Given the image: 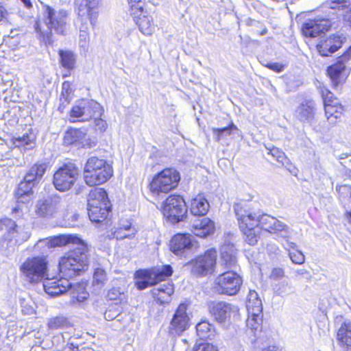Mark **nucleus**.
I'll use <instances>...</instances> for the list:
<instances>
[{
    "label": "nucleus",
    "instance_id": "obj_1",
    "mask_svg": "<svg viewBox=\"0 0 351 351\" xmlns=\"http://www.w3.org/2000/svg\"><path fill=\"white\" fill-rule=\"evenodd\" d=\"M76 246L67 252L59 261L60 273L65 277L72 278L79 276L87 269L88 266L87 247L86 244L78 238L75 242L69 244Z\"/></svg>",
    "mask_w": 351,
    "mask_h": 351
},
{
    "label": "nucleus",
    "instance_id": "obj_2",
    "mask_svg": "<svg viewBox=\"0 0 351 351\" xmlns=\"http://www.w3.org/2000/svg\"><path fill=\"white\" fill-rule=\"evenodd\" d=\"M68 277L63 276L59 280L44 279L43 287L45 291L51 297H56L69 291L71 294L70 304L81 306L88 299L89 293L86 291L84 283L72 285Z\"/></svg>",
    "mask_w": 351,
    "mask_h": 351
},
{
    "label": "nucleus",
    "instance_id": "obj_3",
    "mask_svg": "<svg viewBox=\"0 0 351 351\" xmlns=\"http://www.w3.org/2000/svg\"><path fill=\"white\" fill-rule=\"evenodd\" d=\"M43 15L45 18L47 29H43L40 25L36 23V31L43 37V40L45 43H51L53 30L58 34H64L69 14L66 10H56L49 5H45Z\"/></svg>",
    "mask_w": 351,
    "mask_h": 351
},
{
    "label": "nucleus",
    "instance_id": "obj_4",
    "mask_svg": "<svg viewBox=\"0 0 351 351\" xmlns=\"http://www.w3.org/2000/svg\"><path fill=\"white\" fill-rule=\"evenodd\" d=\"M112 174V167L107 160L97 156L88 158L84 165V180L90 186L105 183Z\"/></svg>",
    "mask_w": 351,
    "mask_h": 351
},
{
    "label": "nucleus",
    "instance_id": "obj_5",
    "mask_svg": "<svg viewBox=\"0 0 351 351\" xmlns=\"http://www.w3.org/2000/svg\"><path fill=\"white\" fill-rule=\"evenodd\" d=\"M87 210L90 220L101 223L107 219L111 204L106 191L101 188L92 189L88 196Z\"/></svg>",
    "mask_w": 351,
    "mask_h": 351
},
{
    "label": "nucleus",
    "instance_id": "obj_6",
    "mask_svg": "<svg viewBox=\"0 0 351 351\" xmlns=\"http://www.w3.org/2000/svg\"><path fill=\"white\" fill-rule=\"evenodd\" d=\"M248 317L246 325L257 339L260 338L259 333L262 332L263 304L261 300L255 291H250L246 302Z\"/></svg>",
    "mask_w": 351,
    "mask_h": 351
},
{
    "label": "nucleus",
    "instance_id": "obj_7",
    "mask_svg": "<svg viewBox=\"0 0 351 351\" xmlns=\"http://www.w3.org/2000/svg\"><path fill=\"white\" fill-rule=\"evenodd\" d=\"M180 180V173L176 169H165L153 178L149 184L150 191L157 197L167 194L178 186Z\"/></svg>",
    "mask_w": 351,
    "mask_h": 351
},
{
    "label": "nucleus",
    "instance_id": "obj_8",
    "mask_svg": "<svg viewBox=\"0 0 351 351\" xmlns=\"http://www.w3.org/2000/svg\"><path fill=\"white\" fill-rule=\"evenodd\" d=\"M172 273V267L169 265L152 269H139L134 275L135 285L138 289L143 290L165 280L166 278L171 276Z\"/></svg>",
    "mask_w": 351,
    "mask_h": 351
},
{
    "label": "nucleus",
    "instance_id": "obj_9",
    "mask_svg": "<svg viewBox=\"0 0 351 351\" xmlns=\"http://www.w3.org/2000/svg\"><path fill=\"white\" fill-rule=\"evenodd\" d=\"M243 205L245 208V213L247 215V218H244L245 221H248V224L250 226H256L268 232L281 231L287 227L284 223L269 215L260 214L259 212L255 213L249 210V206L245 202Z\"/></svg>",
    "mask_w": 351,
    "mask_h": 351
},
{
    "label": "nucleus",
    "instance_id": "obj_10",
    "mask_svg": "<svg viewBox=\"0 0 351 351\" xmlns=\"http://www.w3.org/2000/svg\"><path fill=\"white\" fill-rule=\"evenodd\" d=\"M80 169L73 162L64 164L53 175V183L55 188L60 191L71 189L80 176Z\"/></svg>",
    "mask_w": 351,
    "mask_h": 351
},
{
    "label": "nucleus",
    "instance_id": "obj_11",
    "mask_svg": "<svg viewBox=\"0 0 351 351\" xmlns=\"http://www.w3.org/2000/svg\"><path fill=\"white\" fill-rule=\"evenodd\" d=\"M242 282L241 277L237 272L228 270L215 278L213 289L219 294L234 295L239 291Z\"/></svg>",
    "mask_w": 351,
    "mask_h": 351
},
{
    "label": "nucleus",
    "instance_id": "obj_12",
    "mask_svg": "<svg viewBox=\"0 0 351 351\" xmlns=\"http://www.w3.org/2000/svg\"><path fill=\"white\" fill-rule=\"evenodd\" d=\"M99 0H75V11L82 21L80 32H88V21L93 27L95 26L99 14Z\"/></svg>",
    "mask_w": 351,
    "mask_h": 351
},
{
    "label": "nucleus",
    "instance_id": "obj_13",
    "mask_svg": "<svg viewBox=\"0 0 351 351\" xmlns=\"http://www.w3.org/2000/svg\"><path fill=\"white\" fill-rule=\"evenodd\" d=\"M20 269L30 282L42 281L47 276V263L44 257L28 258Z\"/></svg>",
    "mask_w": 351,
    "mask_h": 351
},
{
    "label": "nucleus",
    "instance_id": "obj_14",
    "mask_svg": "<svg viewBox=\"0 0 351 351\" xmlns=\"http://www.w3.org/2000/svg\"><path fill=\"white\" fill-rule=\"evenodd\" d=\"M162 213L164 216L173 223L182 221L187 213L184 199L180 195H170L163 204Z\"/></svg>",
    "mask_w": 351,
    "mask_h": 351
},
{
    "label": "nucleus",
    "instance_id": "obj_15",
    "mask_svg": "<svg viewBox=\"0 0 351 351\" xmlns=\"http://www.w3.org/2000/svg\"><path fill=\"white\" fill-rule=\"evenodd\" d=\"M351 67L346 56H341L337 58L336 62L328 66L326 72L330 77L332 86L334 88H338L349 75Z\"/></svg>",
    "mask_w": 351,
    "mask_h": 351
},
{
    "label": "nucleus",
    "instance_id": "obj_16",
    "mask_svg": "<svg viewBox=\"0 0 351 351\" xmlns=\"http://www.w3.org/2000/svg\"><path fill=\"white\" fill-rule=\"evenodd\" d=\"M102 113L101 105L93 99H82L74 106L70 112L71 117L82 118V121H89L95 117H100Z\"/></svg>",
    "mask_w": 351,
    "mask_h": 351
},
{
    "label": "nucleus",
    "instance_id": "obj_17",
    "mask_svg": "<svg viewBox=\"0 0 351 351\" xmlns=\"http://www.w3.org/2000/svg\"><path fill=\"white\" fill-rule=\"evenodd\" d=\"M234 213L239 221L241 230L245 235V241L250 245H255L259 238L258 234L255 230L256 226H250L248 221H245V219L247 216L245 213V208L243 203H237L234 205Z\"/></svg>",
    "mask_w": 351,
    "mask_h": 351
},
{
    "label": "nucleus",
    "instance_id": "obj_18",
    "mask_svg": "<svg viewBox=\"0 0 351 351\" xmlns=\"http://www.w3.org/2000/svg\"><path fill=\"white\" fill-rule=\"evenodd\" d=\"M209 313L214 320L219 324L229 322L233 313L238 311L237 306L223 301L210 302L208 304Z\"/></svg>",
    "mask_w": 351,
    "mask_h": 351
},
{
    "label": "nucleus",
    "instance_id": "obj_19",
    "mask_svg": "<svg viewBox=\"0 0 351 351\" xmlns=\"http://www.w3.org/2000/svg\"><path fill=\"white\" fill-rule=\"evenodd\" d=\"M187 305L180 304L176 309L169 326V331L172 335H180L189 327V317L186 313Z\"/></svg>",
    "mask_w": 351,
    "mask_h": 351
},
{
    "label": "nucleus",
    "instance_id": "obj_20",
    "mask_svg": "<svg viewBox=\"0 0 351 351\" xmlns=\"http://www.w3.org/2000/svg\"><path fill=\"white\" fill-rule=\"evenodd\" d=\"M217 254L216 250L213 248L206 250L203 255L197 258L193 271L202 276L211 273L216 264Z\"/></svg>",
    "mask_w": 351,
    "mask_h": 351
},
{
    "label": "nucleus",
    "instance_id": "obj_21",
    "mask_svg": "<svg viewBox=\"0 0 351 351\" xmlns=\"http://www.w3.org/2000/svg\"><path fill=\"white\" fill-rule=\"evenodd\" d=\"M60 200V197L57 195L48 196L38 200L36 205V214L40 217H53L59 210Z\"/></svg>",
    "mask_w": 351,
    "mask_h": 351
},
{
    "label": "nucleus",
    "instance_id": "obj_22",
    "mask_svg": "<svg viewBox=\"0 0 351 351\" xmlns=\"http://www.w3.org/2000/svg\"><path fill=\"white\" fill-rule=\"evenodd\" d=\"M189 228L195 236L202 238L213 234L215 230V223L205 216L193 217Z\"/></svg>",
    "mask_w": 351,
    "mask_h": 351
},
{
    "label": "nucleus",
    "instance_id": "obj_23",
    "mask_svg": "<svg viewBox=\"0 0 351 351\" xmlns=\"http://www.w3.org/2000/svg\"><path fill=\"white\" fill-rule=\"evenodd\" d=\"M316 104L313 99H306L296 108L295 116L303 123L311 125L315 119Z\"/></svg>",
    "mask_w": 351,
    "mask_h": 351
},
{
    "label": "nucleus",
    "instance_id": "obj_24",
    "mask_svg": "<svg viewBox=\"0 0 351 351\" xmlns=\"http://www.w3.org/2000/svg\"><path fill=\"white\" fill-rule=\"evenodd\" d=\"M192 236L189 234H177L171 240L170 250L177 256H182L192 248Z\"/></svg>",
    "mask_w": 351,
    "mask_h": 351
},
{
    "label": "nucleus",
    "instance_id": "obj_25",
    "mask_svg": "<svg viewBox=\"0 0 351 351\" xmlns=\"http://www.w3.org/2000/svg\"><path fill=\"white\" fill-rule=\"evenodd\" d=\"M330 26L331 23L328 19L311 20L303 25L302 32L306 36L314 38L328 31Z\"/></svg>",
    "mask_w": 351,
    "mask_h": 351
},
{
    "label": "nucleus",
    "instance_id": "obj_26",
    "mask_svg": "<svg viewBox=\"0 0 351 351\" xmlns=\"http://www.w3.org/2000/svg\"><path fill=\"white\" fill-rule=\"evenodd\" d=\"M237 250L230 241H225L221 247V265L230 270L237 266Z\"/></svg>",
    "mask_w": 351,
    "mask_h": 351
},
{
    "label": "nucleus",
    "instance_id": "obj_27",
    "mask_svg": "<svg viewBox=\"0 0 351 351\" xmlns=\"http://www.w3.org/2000/svg\"><path fill=\"white\" fill-rule=\"evenodd\" d=\"M78 237L73 235H60L52 239H44L39 240L34 247L36 249L44 248L43 252H45L46 249L49 250L51 247L57 246H63L68 245L70 242L77 241Z\"/></svg>",
    "mask_w": 351,
    "mask_h": 351
},
{
    "label": "nucleus",
    "instance_id": "obj_28",
    "mask_svg": "<svg viewBox=\"0 0 351 351\" xmlns=\"http://www.w3.org/2000/svg\"><path fill=\"white\" fill-rule=\"evenodd\" d=\"M342 44L343 39L341 36L332 35L326 39L321 40L317 45V49L322 56H329L340 49Z\"/></svg>",
    "mask_w": 351,
    "mask_h": 351
},
{
    "label": "nucleus",
    "instance_id": "obj_29",
    "mask_svg": "<svg viewBox=\"0 0 351 351\" xmlns=\"http://www.w3.org/2000/svg\"><path fill=\"white\" fill-rule=\"evenodd\" d=\"M47 168L46 162H38L34 165L25 174L23 180L29 184L36 186L41 180Z\"/></svg>",
    "mask_w": 351,
    "mask_h": 351
},
{
    "label": "nucleus",
    "instance_id": "obj_30",
    "mask_svg": "<svg viewBox=\"0 0 351 351\" xmlns=\"http://www.w3.org/2000/svg\"><path fill=\"white\" fill-rule=\"evenodd\" d=\"M173 293V285L169 282L160 285L152 290L154 298L160 304L169 303L171 300V296Z\"/></svg>",
    "mask_w": 351,
    "mask_h": 351
},
{
    "label": "nucleus",
    "instance_id": "obj_31",
    "mask_svg": "<svg viewBox=\"0 0 351 351\" xmlns=\"http://www.w3.org/2000/svg\"><path fill=\"white\" fill-rule=\"evenodd\" d=\"M337 340L343 351H351V322H344L337 332Z\"/></svg>",
    "mask_w": 351,
    "mask_h": 351
},
{
    "label": "nucleus",
    "instance_id": "obj_32",
    "mask_svg": "<svg viewBox=\"0 0 351 351\" xmlns=\"http://www.w3.org/2000/svg\"><path fill=\"white\" fill-rule=\"evenodd\" d=\"M86 135V133L82 129H69L64 134L63 143L66 146L73 145L80 148Z\"/></svg>",
    "mask_w": 351,
    "mask_h": 351
},
{
    "label": "nucleus",
    "instance_id": "obj_33",
    "mask_svg": "<svg viewBox=\"0 0 351 351\" xmlns=\"http://www.w3.org/2000/svg\"><path fill=\"white\" fill-rule=\"evenodd\" d=\"M210 208V205L207 199L198 195L191 200L190 211L193 217L205 216Z\"/></svg>",
    "mask_w": 351,
    "mask_h": 351
},
{
    "label": "nucleus",
    "instance_id": "obj_34",
    "mask_svg": "<svg viewBox=\"0 0 351 351\" xmlns=\"http://www.w3.org/2000/svg\"><path fill=\"white\" fill-rule=\"evenodd\" d=\"M135 22L138 25L139 30L146 36L152 35L155 31L156 25L154 23L153 19L151 16L144 14L143 13H138L134 17Z\"/></svg>",
    "mask_w": 351,
    "mask_h": 351
},
{
    "label": "nucleus",
    "instance_id": "obj_35",
    "mask_svg": "<svg viewBox=\"0 0 351 351\" xmlns=\"http://www.w3.org/2000/svg\"><path fill=\"white\" fill-rule=\"evenodd\" d=\"M34 187L35 186H32V184H29L25 180L21 182L16 192V197L17 199V202L23 204L29 202L33 196Z\"/></svg>",
    "mask_w": 351,
    "mask_h": 351
},
{
    "label": "nucleus",
    "instance_id": "obj_36",
    "mask_svg": "<svg viewBox=\"0 0 351 351\" xmlns=\"http://www.w3.org/2000/svg\"><path fill=\"white\" fill-rule=\"evenodd\" d=\"M127 292L125 288L120 286H112L108 291L106 298L114 302L115 304L125 303L127 302Z\"/></svg>",
    "mask_w": 351,
    "mask_h": 351
},
{
    "label": "nucleus",
    "instance_id": "obj_37",
    "mask_svg": "<svg viewBox=\"0 0 351 351\" xmlns=\"http://www.w3.org/2000/svg\"><path fill=\"white\" fill-rule=\"evenodd\" d=\"M136 230L132 226V223L127 220H121L119 228L114 232V237L117 239H123L134 236Z\"/></svg>",
    "mask_w": 351,
    "mask_h": 351
},
{
    "label": "nucleus",
    "instance_id": "obj_38",
    "mask_svg": "<svg viewBox=\"0 0 351 351\" xmlns=\"http://www.w3.org/2000/svg\"><path fill=\"white\" fill-rule=\"evenodd\" d=\"M196 331L198 337L202 339H210L214 336V327L208 322L203 321L196 326Z\"/></svg>",
    "mask_w": 351,
    "mask_h": 351
},
{
    "label": "nucleus",
    "instance_id": "obj_39",
    "mask_svg": "<svg viewBox=\"0 0 351 351\" xmlns=\"http://www.w3.org/2000/svg\"><path fill=\"white\" fill-rule=\"evenodd\" d=\"M324 110L326 117L328 120L332 117L337 119L340 118L343 113L344 108L339 101L335 104H331L326 105V106H324Z\"/></svg>",
    "mask_w": 351,
    "mask_h": 351
},
{
    "label": "nucleus",
    "instance_id": "obj_40",
    "mask_svg": "<svg viewBox=\"0 0 351 351\" xmlns=\"http://www.w3.org/2000/svg\"><path fill=\"white\" fill-rule=\"evenodd\" d=\"M61 65L68 70L73 69L75 63V57L71 51H59Z\"/></svg>",
    "mask_w": 351,
    "mask_h": 351
},
{
    "label": "nucleus",
    "instance_id": "obj_41",
    "mask_svg": "<svg viewBox=\"0 0 351 351\" xmlns=\"http://www.w3.org/2000/svg\"><path fill=\"white\" fill-rule=\"evenodd\" d=\"M234 130H238V128L232 123L228 127L223 128H213V138L215 141L219 142L225 139L228 136H230Z\"/></svg>",
    "mask_w": 351,
    "mask_h": 351
},
{
    "label": "nucleus",
    "instance_id": "obj_42",
    "mask_svg": "<svg viewBox=\"0 0 351 351\" xmlns=\"http://www.w3.org/2000/svg\"><path fill=\"white\" fill-rule=\"evenodd\" d=\"M6 230L11 237H15L18 233V226L15 221L10 218L0 219V230Z\"/></svg>",
    "mask_w": 351,
    "mask_h": 351
},
{
    "label": "nucleus",
    "instance_id": "obj_43",
    "mask_svg": "<svg viewBox=\"0 0 351 351\" xmlns=\"http://www.w3.org/2000/svg\"><path fill=\"white\" fill-rule=\"evenodd\" d=\"M69 322L66 317L63 315H58L50 318L47 322V326L50 330H58L66 327Z\"/></svg>",
    "mask_w": 351,
    "mask_h": 351
},
{
    "label": "nucleus",
    "instance_id": "obj_44",
    "mask_svg": "<svg viewBox=\"0 0 351 351\" xmlns=\"http://www.w3.org/2000/svg\"><path fill=\"white\" fill-rule=\"evenodd\" d=\"M34 134H24L22 137L15 140L14 143L18 147H23L25 149H32L35 145Z\"/></svg>",
    "mask_w": 351,
    "mask_h": 351
},
{
    "label": "nucleus",
    "instance_id": "obj_45",
    "mask_svg": "<svg viewBox=\"0 0 351 351\" xmlns=\"http://www.w3.org/2000/svg\"><path fill=\"white\" fill-rule=\"evenodd\" d=\"M270 154L278 162L281 163L282 165H287L289 164V160L286 156L285 154L278 147H272L269 149Z\"/></svg>",
    "mask_w": 351,
    "mask_h": 351
},
{
    "label": "nucleus",
    "instance_id": "obj_46",
    "mask_svg": "<svg viewBox=\"0 0 351 351\" xmlns=\"http://www.w3.org/2000/svg\"><path fill=\"white\" fill-rule=\"evenodd\" d=\"M106 280V274L104 269L97 268L93 274V285L100 288L103 286Z\"/></svg>",
    "mask_w": 351,
    "mask_h": 351
},
{
    "label": "nucleus",
    "instance_id": "obj_47",
    "mask_svg": "<svg viewBox=\"0 0 351 351\" xmlns=\"http://www.w3.org/2000/svg\"><path fill=\"white\" fill-rule=\"evenodd\" d=\"M131 9V14L136 17L138 13L143 12V3L142 0H128Z\"/></svg>",
    "mask_w": 351,
    "mask_h": 351
},
{
    "label": "nucleus",
    "instance_id": "obj_48",
    "mask_svg": "<svg viewBox=\"0 0 351 351\" xmlns=\"http://www.w3.org/2000/svg\"><path fill=\"white\" fill-rule=\"evenodd\" d=\"M322 96L324 101V106H326V105L331 104H335L339 101L337 97H334V94L326 88L322 90Z\"/></svg>",
    "mask_w": 351,
    "mask_h": 351
},
{
    "label": "nucleus",
    "instance_id": "obj_49",
    "mask_svg": "<svg viewBox=\"0 0 351 351\" xmlns=\"http://www.w3.org/2000/svg\"><path fill=\"white\" fill-rule=\"evenodd\" d=\"M289 256L291 261L295 264L301 265L305 261L304 255L299 250H296L295 252H289Z\"/></svg>",
    "mask_w": 351,
    "mask_h": 351
},
{
    "label": "nucleus",
    "instance_id": "obj_50",
    "mask_svg": "<svg viewBox=\"0 0 351 351\" xmlns=\"http://www.w3.org/2000/svg\"><path fill=\"white\" fill-rule=\"evenodd\" d=\"M293 291V287L287 282H282L278 289V294L281 295H289Z\"/></svg>",
    "mask_w": 351,
    "mask_h": 351
},
{
    "label": "nucleus",
    "instance_id": "obj_51",
    "mask_svg": "<svg viewBox=\"0 0 351 351\" xmlns=\"http://www.w3.org/2000/svg\"><path fill=\"white\" fill-rule=\"evenodd\" d=\"M347 2L348 0H330L328 4L331 9L343 10L347 6Z\"/></svg>",
    "mask_w": 351,
    "mask_h": 351
},
{
    "label": "nucleus",
    "instance_id": "obj_52",
    "mask_svg": "<svg viewBox=\"0 0 351 351\" xmlns=\"http://www.w3.org/2000/svg\"><path fill=\"white\" fill-rule=\"evenodd\" d=\"M285 276V271L282 268H274L269 275V278L272 280H278Z\"/></svg>",
    "mask_w": 351,
    "mask_h": 351
},
{
    "label": "nucleus",
    "instance_id": "obj_53",
    "mask_svg": "<svg viewBox=\"0 0 351 351\" xmlns=\"http://www.w3.org/2000/svg\"><path fill=\"white\" fill-rule=\"evenodd\" d=\"M342 10L343 11L342 15L344 22L351 27V4L348 5Z\"/></svg>",
    "mask_w": 351,
    "mask_h": 351
},
{
    "label": "nucleus",
    "instance_id": "obj_54",
    "mask_svg": "<svg viewBox=\"0 0 351 351\" xmlns=\"http://www.w3.org/2000/svg\"><path fill=\"white\" fill-rule=\"evenodd\" d=\"M120 310L108 309L104 313V318L108 321L113 320L120 315Z\"/></svg>",
    "mask_w": 351,
    "mask_h": 351
},
{
    "label": "nucleus",
    "instance_id": "obj_55",
    "mask_svg": "<svg viewBox=\"0 0 351 351\" xmlns=\"http://www.w3.org/2000/svg\"><path fill=\"white\" fill-rule=\"evenodd\" d=\"M194 351H217V348L212 344L202 343L197 345Z\"/></svg>",
    "mask_w": 351,
    "mask_h": 351
},
{
    "label": "nucleus",
    "instance_id": "obj_56",
    "mask_svg": "<svg viewBox=\"0 0 351 351\" xmlns=\"http://www.w3.org/2000/svg\"><path fill=\"white\" fill-rule=\"evenodd\" d=\"M95 127L97 130L104 132L107 128V123L106 121L100 118H95L94 120Z\"/></svg>",
    "mask_w": 351,
    "mask_h": 351
},
{
    "label": "nucleus",
    "instance_id": "obj_57",
    "mask_svg": "<svg viewBox=\"0 0 351 351\" xmlns=\"http://www.w3.org/2000/svg\"><path fill=\"white\" fill-rule=\"evenodd\" d=\"M88 40H89L88 32H86L85 30H81V32H80V46L82 47H86Z\"/></svg>",
    "mask_w": 351,
    "mask_h": 351
},
{
    "label": "nucleus",
    "instance_id": "obj_58",
    "mask_svg": "<svg viewBox=\"0 0 351 351\" xmlns=\"http://www.w3.org/2000/svg\"><path fill=\"white\" fill-rule=\"evenodd\" d=\"M265 66L277 73L282 72L285 69V66L283 64L278 62L268 63Z\"/></svg>",
    "mask_w": 351,
    "mask_h": 351
},
{
    "label": "nucleus",
    "instance_id": "obj_59",
    "mask_svg": "<svg viewBox=\"0 0 351 351\" xmlns=\"http://www.w3.org/2000/svg\"><path fill=\"white\" fill-rule=\"evenodd\" d=\"M97 144V141L95 140H93L90 138H84V140H82V143L81 144L80 148H90L95 147Z\"/></svg>",
    "mask_w": 351,
    "mask_h": 351
},
{
    "label": "nucleus",
    "instance_id": "obj_60",
    "mask_svg": "<svg viewBox=\"0 0 351 351\" xmlns=\"http://www.w3.org/2000/svg\"><path fill=\"white\" fill-rule=\"evenodd\" d=\"M294 274H295V277L298 279L300 278V277L305 275V274H308V272L307 271V270L304 269H298L296 270L295 272H294Z\"/></svg>",
    "mask_w": 351,
    "mask_h": 351
},
{
    "label": "nucleus",
    "instance_id": "obj_61",
    "mask_svg": "<svg viewBox=\"0 0 351 351\" xmlns=\"http://www.w3.org/2000/svg\"><path fill=\"white\" fill-rule=\"evenodd\" d=\"M7 15V12L2 6L0 7V22L3 21Z\"/></svg>",
    "mask_w": 351,
    "mask_h": 351
},
{
    "label": "nucleus",
    "instance_id": "obj_62",
    "mask_svg": "<svg viewBox=\"0 0 351 351\" xmlns=\"http://www.w3.org/2000/svg\"><path fill=\"white\" fill-rule=\"evenodd\" d=\"M287 247H286V249L289 250V252H290V249H293L295 250H298L297 245L293 242H287Z\"/></svg>",
    "mask_w": 351,
    "mask_h": 351
},
{
    "label": "nucleus",
    "instance_id": "obj_63",
    "mask_svg": "<svg viewBox=\"0 0 351 351\" xmlns=\"http://www.w3.org/2000/svg\"><path fill=\"white\" fill-rule=\"evenodd\" d=\"M342 56H346L348 58V60L350 62L351 60V46L348 48V49L342 54Z\"/></svg>",
    "mask_w": 351,
    "mask_h": 351
},
{
    "label": "nucleus",
    "instance_id": "obj_64",
    "mask_svg": "<svg viewBox=\"0 0 351 351\" xmlns=\"http://www.w3.org/2000/svg\"><path fill=\"white\" fill-rule=\"evenodd\" d=\"M261 351H278L276 346H268L267 348H263Z\"/></svg>",
    "mask_w": 351,
    "mask_h": 351
}]
</instances>
